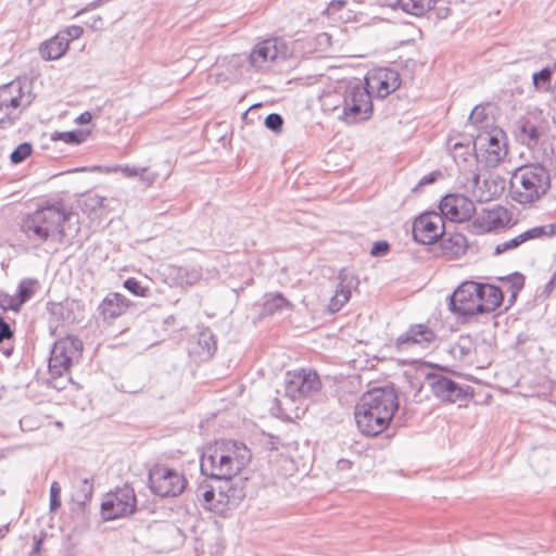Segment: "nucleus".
<instances>
[{
  "label": "nucleus",
  "mask_w": 556,
  "mask_h": 556,
  "mask_svg": "<svg viewBox=\"0 0 556 556\" xmlns=\"http://www.w3.org/2000/svg\"><path fill=\"white\" fill-rule=\"evenodd\" d=\"M287 54L288 48L282 39L269 38L255 45L248 59L252 67L263 70L276 60H285Z\"/></svg>",
  "instance_id": "obj_11"
},
{
  "label": "nucleus",
  "mask_w": 556,
  "mask_h": 556,
  "mask_svg": "<svg viewBox=\"0 0 556 556\" xmlns=\"http://www.w3.org/2000/svg\"><path fill=\"white\" fill-rule=\"evenodd\" d=\"M397 408L399 396L392 384L374 388L356 405V425L363 434L376 437L388 428Z\"/></svg>",
  "instance_id": "obj_1"
},
{
  "label": "nucleus",
  "mask_w": 556,
  "mask_h": 556,
  "mask_svg": "<svg viewBox=\"0 0 556 556\" xmlns=\"http://www.w3.org/2000/svg\"><path fill=\"white\" fill-rule=\"evenodd\" d=\"M451 352L455 357L465 359L471 352V342L469 338H459V340L452 346Z\"/></svg>",
  "instance_id": "obj_41"
},
{
  "label": "nucleus",
  "mask_w": 556,
  "mask_h": 556,
  "mask_svg": "<svg viewBox=\"0 0 556 556\" xmlns=\"http://www.w3.org/2000/svg\"><path fill=\"white\" fill-rule=\"evenodd\" d=\"M24 92L23 83L21 79L12 80L0 87V110L4 108L17 109L23 105L27 108L31 103L30 94L27 96V100L23 103Z\"/></svg>",
  "instance_id": "obj_20"
},
{
  "label": "nucleus",
  "mask_w": 556,
  "mask_h": 556,
  "mask_svg": "<svg viewBox=\"0 0 556 556\" xmlns=\"http://www.w3.org/2000/svg\"><path fill=\"white\" fill-rule=\"evenodd\" d=\"M294 305L287 300L282 293H267L263 304V311L267 315L282 313L283 311H292Z\"/></svg>",
  "instance_id": "obj_29"
},
{
  "label": "nucleus",
  "mask_w": 556,
  "mask_h": 556,
  "mask_svg": "<svg viewBox=\"0 0 556 556\" xmlns=\"http://www.w3.org/2000/svg\"><path fill=\"white\" fill-rule=\"evenodd\" d=\"M92 493V481L89 480L88 478H84L80 480L79 485L75 490L73 497L78 505L84 506L87 502L91 500Z\"/></svg>",
  "instance_id": "obj_35"
},
{
  "label": "nucleus",
  "mask_w": 556,
  "mask_h": 556,
  "mask_svg": "<svg viewBox=\"0 0 556 556\" xmlns=\"http://www.w3.org/2000/svg\"><path fill=\"white\" fill-rule=\"evenodd\" d=\"M128 307L126 298L119 293H110L98 307L103 319H115L126 312Z\"/></svg>",
  "instance_id": "obj_25"
},
{
  "label": "nucleus",
  "mask_w": 556,
  "mask_h": 556,
  "mask_svg": "<svg viewBox=\"0 0 556 556\" xmlns=\"http://www.w3.org/2000/svg\"><path fill=\"white\" fill-rule=\"evenodd\" d=\"M105 198L100 197L98 194L88 195L85 201V206L90 211H96L98 208L104 207Z\"/></svg>",
  "instance_id": "obj_46"
},
{
  "label": "nucleus",
  "mask_w": 556,
  "mask_h": 556,
  "mask_svg": "<svg viewBox=\"0 0 556 556\" xmlns=\"http://www.w3.org/2000/svg\"><path fill=\"white\" fill-rule=\"evenodd\" d=\"M341 100V118L348 124L366 121L372 114L370 92L361 83L348 85Z\"/></svg>",
  "instance_id": "obj_5"
},
{
  "label": "nucleus",
  "mask_w": 556,
  "mask_h": 556,
  "mask_svg": "<svg viewBox=\"0 0 556 556\" xmlns=\"http://www.w3.org/2000/svg\"><path fill=\"white\" fill-rule=\"evenodd\" d=\"M348 4L345 0H333L329 3V5L326 9V13L328 15L334 14L337 11L341 10Z\"/></svg>",
  "instance_id": "obj_52"
},
{
  "label": "nucleus",
  "mask_w": 556,
  "mask_h": 556,
  "mask_svg": "<svg viewBox=\"0 0 556 556\" xmlns=\"http://www.w3.org/2000/svg\"><path fill=\"white\" fill-rule=\"evenodd\" d=\"M248 446L233 440H222L210 445L200 458L202 475L216 480L229 481L251 462Z\"/></svg>",
  "instance_id": "obj_2"
},
{
  "label": "nucleus",
  "mask_w": 556,
  "mask_h": 556,
  "mask_svg": "<svg viewBox=\"0 0 556 556\" xmlns=\"http://www.w3.org/2000/svg\"><path fill=\"white\" fill-rule=\"evenodd\" d=\"M14 332L10 326V324L4 319V317L0 316V344L5 340L13 338Z\"/></svg>",
  "instance_id": "obj_48"
},
{
  "label": "nucleus",
  "mask_w": 556,
  "mask_h": 556,
  "mask_svg": "<svg viewBox=\"0 0 556 556\" xmlns=\"http://www.w3.org/2000/svg\"><path fill=\"white\" fill-rule=\"evenodd\" d=\"M66 38L71 40L78 39L84 34V29L80 26L73 25L66 28L64 33H62Z\"/></svg>",
  "instance_id": "obj_49"
},
{
  "label": "nucleus",
  "mask_w": 556,
  "mask_h": 556,
  "mask_svg": "<svg viewBox=\"0 0 556 556\" xmlns=\"http://www.w3.org/2000/svg\"><path fill=\"white\" fill-rule=\"evenodd\" d=\"M439 208L441 214L452 222H467L476 213L475 203L463 194H447L442 198Z\"/></svg>",
  "instance_id": "obj_15"
},
{
  "label": "nucleus",
  "mask_w": 556,
  "mask_h": 556,
  "mask_svg": "<svg viewBox=\"0 0 556 556\" xmlns=\"http://www.w3.org/2000/svg\"><path fill=\"white\" fill-rule=\"evenodd\" d=\"M92 115L90 112L86 111L79 114L76 118V123L79 125H85L91 122Z\"/></svg>",
  "instance_id": "obj_56"
},
{
  "label": "nucleus",
  "mask_w": 556,
  "mask_h": 556,
  "mask_svg": "<svg viewBox=\"0 0 556 556\" xmlns=\"http://www.w3.org/2000/svg\"><path fill=\"white\" fill-rule=\"evenodd\" d=\"M468 247L467 239L459 232L445 233L440 237L438 250L439 254L447 258H456L466 252Z\"/></svg>",
  "instance_id": "obj_23"
},
{
  "label": "nucleus",
  "mask_w": 556,
  "mask_h": 556,
  "mask_svg": "<svg viewBox=\"0 0 556 556\" xmlns=\"http://www.w3.org/2000/svg\"><path fill=\"white\" fill-rule=\"evenodd\" d=\"M543 233H544L543 228L528 229V230L523 231L522 233L516 236L515 238L497 244L494 250V255H500L507 251L515 250L527 241L542 238Z\"/></svg>",
  "instance_id": "obj_27"
},
{
  "label": "nucleus",
  "mask_w": 556,
  "mask_h": 556,
  "mask_svg": "<svg viewBox=\"0 0 556 556\" xmlns=\"http://www.w3.org/2000/svg\"><path fill=\"white\" fill-rule=\"evenodd\" d=\"M546 131V121L542 112H529L515 124V134L522 144L534 148L539 144L542 135Z\"/></svg>",
  "instance_id": "obj_13"
},
{
  "label": "nucleus",
  "mask_w": 556,
  "mask_h": 556,
  "mask_svg": "<svg viewBox=\"0 0 556 556\" xmlns=\"http://www.w3.org/2000/svg\"><path fill=\"white\" fill-rule=\"evenodd\" d=\"M468 122L476 126L478 129H483L488 127V116L485 114V110L481 105H477L472 109Z\"/></svg>",
  "instance_id": "obj_37"
},
{
  "label": "nucleus",
  "mask_w": 556,
  "mask_h": 556,
  "mask_svg": "<svg viewBox=\"0 0 556 556\" xmlns=\"http://www.w3.org/2000/svg\"><path fill=\"white\" fill-rule=\"evenodd\" d=\"M479 290L480 282L469 280L460 283L447 298L448 309L462 317L478 315Z\"/></svg>",
  "instance_id": "obj_10"
},
{
  "label": "nucleus",
  "mask_w": 556,
  "mask_h": 556,
  "mask_svg": "<svg viewBox=\"0 0 556 556\" xmlns=\"http://www.w3.org/2000/svg\"><path fill=\"white\" fill-rule=\"evenodd\" d=\"M479 305L476 307L478 314H490L494 312L503 302L504 294L500 287L481 283L479 290Z\"/></svg>",
  "instance_id": "obj_22"
},
{
  "label": "nucleus",
  "mask_w": 556,
  "mask_h": 556,
  "mask_svg": "<svg viewBox=\"0 0 556 556\" xmlns=\"http://www.w3.org/2000/svg\"><path fill=\"white\" fill-rule=\"evenodd\" d=\"M264 125L269 130L279 134L282 130L283 118L278 113H270L265 117Z\"/></svg>",
  "instance_id": "obj_43"
},
{
  "label": "nucleus",
  "mask_w": 556,
  "mask_h": 556,
  "mask_svg": "<svg viewBox=\"0 0 556 556\" xmlns=\"http://www.w3.org/2000/svg\"><path fill=\"white\" fill-rule=\"evenodd\" d=\"M203 273L200 266L187 265L177 269V279L181 286H193L202 279Z\"/></svg>",
  "instance_id": "obj_31"
},
{
  "label": "nucleus",
  "mask_w": 556,
  "mask_h": 556,
  "mask_svg": "<svg viewBox=\"0 0 556 556\" xmlns=\"http://www.w3.org/2000/svg\"><path fill=\"white\" fill-rule=\"evenodd\" d=\"M549 188V172L539 163L518 167L513 173L509 181L511 200L523 205L539 201Z\"/></svg>",
  "instance_id": "obj_4"
},
{
  "label": "nucleus",
  "mask_w": 556,
  "mask_h": 556,
  "mask_svg": "<svg viewBox=\"0 0 556 556\" xmlns=\"http://www.w3.org/2000/svg\"><path fill=\"white\" fill-rule=\"evenodd\" d=\"M438 0H391L388 4L393 9L400 8L405 13L421 16L433 8Z\"/></svg>",
  "instance_id": "obj_28"
},
{
  "label": "nucleus",
  "mask_w": 556,
  "mask_h": 556,
  "mask_svg": "<svg viewBox=\"0 0 556 556\" xmlns=\"http://www.w3.org/2000/svg\"><path fill=\"white\" fill-rule=\"evenodd\" d=\"M83 349L84 343L79 338L75 336H66L56 340L51 351L60 357L65 356L67 362L73 365L75 361L80 358Z\"/></svg>",
  "instance_id": "obj_24"
},
{
  "label": "nucleus",
  "mask_w": 556,
  "mask_h": 556,
  "mask_svg": "<svg viewBox=\"0 0 556 556\" xmlns=\"http://www.w3.org/2000/svg\"><path fill=\"white\" fill-rule=\"evenodd\" d=\"M197 344L199 348L197 353L202 358H210L217 349L215 337L210 330H204L199 333Z\"/></svg>",
  "instance_id": "obj_30"
},
{
  "label": "nucleus",
  "mask_w": 556,
  "mask_h": 556,
  "mask_svg": "<svg viewBox=\"0 0 556 556\" xmlns=\"http://www.w3.org/2000/svg\"><path fill=\"white\" fill-rule=\"evenodd\" d=\"M442 174L441 172L439 170H435V172H432L426 176H424L419 182H418V187H421V186H426V185H430V184H433L434 181L438 180L439 177H441Z\"/></svg>",
  "instance_id": "obj_53"
},
{
  "label": "nucleus",
  "mask_w": 556,
  "mask_h": 556,
  "mask_svg": "<svg viewBox=\"0 0 556 556\" xmlns=\"http://www.w3.org/2000/svg\"><path fill=\"white\" fill-rule=\"evenodd\" d=\"M102 20L100 16H96L92 18V23L89 25L93 29H99L101 27Z\"/></svg>",
  "instance_id": "obj_60"
},
{
  "label": "nucleus",
  "mask_w": 556,
  "mask_h": 556,
  "mask_svg": "<svg viewBox=\"0 0 556 556\" xmlns=\"http://www.w3.org/2000/svg\"><path fill=\"white\" fill-rule=\"evenodd\" d=\"M9 118V115L7 113H2V110H0V124L4 123Z\"/></svg>",
  "instance_id": "obj_64"
},
{
  "label": "nucleus",
  "mask_w": 556,
  "mask_h": 556,
  "mask_svg": "<svg viewBox=\"0 0 556 556\" xmlns=\"http://www.w3.org/2000/svg\"><path fill=\"white\" fill-rule=\"evenodd\" d=\"M8 531H9L8 525L0 527V539H2Z\"/></svg>",
  "instance_id": "obj_63"
},
{
  "label": "nucleus",
  "mask_w": 556,
  "mask_h": 556,
  "mask_svg": "<svg viewBox=\"0 0 556 556\" xmlns=\"http://www.w3.org/2000/svg\"><path fill=\"white\" fill-rule=\"evenodd\" d=\"M137 497L134 488L124 484L105 494L100 513L105 521L125 518L136 511Z\"/></svg>",
  "instance_id": "obj_7"
},
{
  "label": "nucleus",
  "mask_w": 556,
  "mask_h": 556,
  "mask_svg": "<svg viewBox=\"0 0 556 556\" xmlns=\"http://www.w3.org/2000/svg\"><path fill=\"white\" fill-rule=\"evenodd\" d=\"M198 496H202L205 503V507L208 509H217V505L214 504L216 493L215 489L207 484H200L198 488Z\"/></svg>",
  "instance_id": "obj_40"
},
{
  "label": "nucleus",
  "mask_w": 556,
  "mask_h": 556,
  "mask_svg": "<svg viewBox=\"0 0 556 556\" xmlns=\"http://www.w3.org/2000/svg\"><path fill=\"white\" fill-rule=\"evenodd\" d=\"M22 306L21 303H17V298L8 295V294H1L0 295V307L3 311H15L17 312L20 307Z\"/></svg>",
  "instance_id": "obj_45"
},
{
  "label": "nucleus",
  "mask_w": 556,
  "mask_h": 556,
  "mask_svg": "<svg viewBox=\"0 0 556 556\" xmlns=\"http://www.w3.org/2000/svg\"><path fill=\"white\" fill-rule=\"evenodd\" d=\"M426 379L433 395L444 402L455 403L473 395L471 387H462L453 379L443 375L428 374Z\"/></svg>",
  "instance_id": "obj_12"
},
{
  "label": "nucleus",
  "mask_w": 556,
  "mask_h": 556,
  "mask_svg": "<svg viewBox=\"0 0 556 556\" xmlns=\"http://www.w3.org/2000/svg\"><path fill=\"white\" fill-rule=\"evenodd\" d=\"M542 151H543V156L546 161H549L551 163L556 160V150L553 146V143H546V142H543L542 143Z\"/></svg>",
  "instance_id": "obj_50"
},
{
  "label": "nucleus",
  "mask_w": 556,
  "mask_h": 556,
  "mask_svg": "<svg viewBox=\"0 0 556 556\" xmlns=\"http://www.w3.org/2000/svg\"><path fill=\"white\" fill-rule=\"evenodd\" d=\"M61 507V485L53 481L50 486V510L55 511Z\"/></svg>",
  "instance_id": "obj_44"
},
{
  "label": "nucleus",
  "mask_w": 556,
  "mask_h": 556,
  "mask_svg": "<svg viewBox=\"0 0 556 556\" xmlns=\"http://www.w3.org/2000/svg\"><path fill=\"white\" fill-rule=\"evenodd\" d=\"M475 153L483 151L488 166L498 165L507 154L506 134L497 127L491 130H481L472 141Z\"/></svg>",
  "instance_id": "obj_9"
},
{
  "label": "nucleus",
  "mask_w": 556,
  "mask_h": 556,
  "mask_svg": "<svg viewBox=\"0 0 556 556\" xmlns=\"http://www.w3.org/2000/svg\"><path fill=\"white\" fill-rule=\"evenodd\" d=\"M72 364L67 362L65 356H59L54 352H50L49 357V384L56 389L63 390L66 388V383L70 381V369Z\"/></svg>",
  "instance_id": "obj_19"
},
{
  "label": "nucleus",
  "mask_w": 556,
  "mask_h": 556,
  "mask_svg": "<svg viewBox=\"0 0 556 556\" xmlns=\"http://www.w3.org/2000/svg\"><path fill=\"white\" fill-rule=\"evenodd\" d=\"M149 486L157 496L176 497L185 491L187 479L179 470L156 464L149 470Z\"/></svg>",
  "instance_id": "obj_6"
},
{
  "label": "nucleus",
  "mask_w": 556,
  "mask_h": 556,
  "mask_svg": "<svg viewBox=\"0 0 556 556\" xmlns=\"http://www.w3.org/2000/svg\"><path fill=\"white\" fill-rule=\"evenodd\" d=\"M146 377L143 375H129L121 383V391L129 394H136L146 387Z\"/></svg>",
  "instance_id": "obj_34"
},
{
  "label": "nucleus",
  "mask_w": 556,
  "mask_h": 556,
  "mask_svg": "<svg viewBox=\"0 0 556 556\" xmlns=\"http://www.w3.org/2000/svg\"><path fill=\"white\" fill-rule=\"evenodd\" d=\"M535 228L544 229V233L542 235V237L556 235V224H549V225H545V226H536Z\"/></svg>",
  "instance_id": "obj_57"
},
{
  "label": "nucleus",
  "mask_w": 556,
  "mask_h": 556,
  "mask_svg": "<svg viewBox=\"0 0 556 556\" xmlns=\"http://www.w3.org/2000/svg\"><path fill=\"white\" fill-rule=\"evenodd\" d=\"M34 541L35 542H34L31 555L38 554L40 552L43 539L35 536Z\"/></svg>",
  "instance_id": "obj_59"
},
{
  "label": "nucleus",
  "mask_w": 556,
  "mask_h": 556,
  "mask_svg": "<svg viewBox=\"0 0 556 556\" xmlns=\"http://www.w3.org/2000/svg\"><path fill=\"white\" fill-rule=\"evenodd\" d=\"M70 39L62 33H59L50 40L40 45L39 52L43 60H58L62 58L67 51Z\"/></svg>",
  "instance_id": "obj_26"
},
{
  "label": "nucleus",
  "mask_w": 556,
  "mask_h": 556,
  "mask_svg": "<svg viewBox=\"0 0 556 556\" xmlns=\"http://www.w3.org/2000/svg\"><path fill=\"white\" fill-rule=\"evenodd\" d=\"M554 67L545 66L532 74V85L536 91L548 92L552 90Z\"/></svg>",
  "instance_id": "obj_32"
},
{
  "label": "nucleus",
  "mask_w": 556,
  "mask_h": 556,
  "mask_svg": "<svg viewBox=\"0 0 556 556\" xmlns=\"http://www.w3.org/2000/svg\"><path fill=\"white\" fill-rule=\"evenodd\" d=\"M371 86L377 89L378 97L384 98L401 86V78L397 71L382 67L378 68L370 78Z\"/></svg>",
  "instance_id": "obj_21"
},
{
  "label": "nucleus",
  "mask_w": 556,
  "mask_h": 556,
  "mask_svg": "<svg viewBox=\"0 0 556 556\" xmlns=\"http://www.w3.org/2000/svg\"><path fill=\"white\" fill-rule=\"evenodd\" d=\"M33 152V146L29 142L18 144L11 153L10 161L13 164L24 162Z\"/></svg>",
  "instance_id": "obj_39"
},
{
  "label": "nucleus",
  "mask_w": 556,
  "mask_h": 556,
  "mask_svg": "<svg viewBox=\"0 0 556 556\" xmlns=\"http://www.w3.org/2000/svg\"><path fill=\"white\" fill-rule=\"evenodd\" d=\"M124 288L136 296L146 298L149 294V288L141 286V282L134 277L124 281Z\"/></svg>",
  "instance_id": "obj_42"
},
{
  "label": "nucleus",
  "mask_w": 556,
  "mask_h": 556,
  "mask_svg": "<svg viewBox=\"0 0 556 556\" xmlns=\"http://www.w3.org/2000/svg\"><path fill=\"white\" fill-rule=\"evenodd\" d=\"M342 94H339L338 92L333 93V94H328L326 97V100H325V105L327 104H331L332 105V110H336L338 109L341 104H334V98H341Z\"/></svg>",
  "instance_id": "obj_58"
},
{
  "label": "nucleus",
  "mask_w": 556,
  "mask_h": 556,
  "mask_svg": "<svg viewBox=\"0 0 556 556\" xmlns=\"http://www.w3.org/2000/svg\"><path fill=\"white\" fill-rule=\"evenodd\" d=\"M412 231L416 242L433 244L443 235V217L437 213H424L414 220Z\"/></svg>",
  "instance_id": "obj_14"
},
{
  "label": "nucleus",
  "mask_w": 556,
  "mask_h": 556,
  "mask_svg": "<svg viewBox=\"0 0 556 556\" xmlns=\"http://www.w3.org/2000/svg\"><path fill=\"white\" fill-rule=\"evenodd\" d=\"M219 498L217 500L218 504H227L229 501V496L225 494L223 491H219L218 493Z\"/></svg>",
  "instance_id": "obj_61"
},
{
  "label": "nucleus",
  "mask_w": 556,
  "mask_h": 556,
  "mask_svg": "<svg viewBox=\"0 0 556 556\" xmlns=\"http://www.w3.org/2000/svg\"><path fill=\"white\" fill-rule=\"evenodd\" d=\"M320 389V378L313 369L300 368L286 374L285 394L292 401L313 396Z\"/></svg>",
  "instance_id": "obj_8"
},
{
  "label": "nucleus",
  "mask_w": 556,
  "mask_h": 556,
  "mask_svg": "<svg viewBox=\"0 0 556 556\" xmlns=\"http://www.w3.org/2000/svg\"><path fill=\"white\" fill-rule=\"evenodd\" d=\"M470 143H471V140H468V142H467V143L459 142V141L454 142V143L452 144V150H453L454 152H457V151H459V150H460V154H462V155L469 154V153H470Z\"/></svg>",
  "instance_id": "obj_54"
},
{
  "label": "nucleus",
  "mask_w": 556,
  "mask_h": 556,
  "mask_svg": "<svg viewBox=\"0 0 556 556\" xmlns=\"http://www.w3.org/2000/svg\"><path fill=\"white\" fill-rule=\"evenodd\" d=\"M509 282V304H513L516 301L518 293L522 290L525 286V276L520 273H514L506 277Z\"/></svg>",
  "instance_id": "obj_36"
},
{
  "label": "nucleus",
  "mask_w": 556,
  "mask_h": 556,
  "mask_svg": "<svg viewBox=\"0 0 556 556\" xmlns=\"http://www.w3.org/2000/svg\"><path fill=\"white\" fill-rule=\"evenodd\" d=\"M435 339V332L428 325L414 324L409 326L407 331L396 338L395 348L399 351H404L415 345L428 348Z\"/></svg>",
  "instance_id": "obj_16"
},
{
  "label": "nucleus",
  "mask_w": 556,
  "mask_h": 556,
  "mask_svg": "<svg viewBox=\"0 0 556 556\" xmlns=\"http://www.w3.org/2000/svg\"><path fill=\"white\" fill-rule=\"evenodd\" d=\"M341 299L342 298L338 296L336 293L331 298L330 303H329V309L332 313L338 312L346 303V302L340 301Z\"/></svg>",
  "instance_id": "obj_55"
},
{
  "label": "nucleus",
  "mask_w": 556,
  "mask_h": 556,
  "mask_svg": "<svg viewBox=\"0 0 556 556\" xmlns=\"http://www.w3.org/2000/svg\"><path fill=\"white\" fill-rule=\"evenodd\" d=\"M336 294L342 298L340 301L348 302L351 296V287L344 286L343 280H341V282L336 289Z\"/></svg>",
  "instance_id": "obj_51"
},
{
  "label": "nucleus",
  "mask_w": 556,
  "mask_h": 556,
  "mask_svg": "<svg viewBox=\"0 0 556 556\" xmlns=\"http://www.w3.org/2000/svg\"><path fill=\"white\" fill-rule=\"evenodd\" d=\"M2 353L9 357L13 353V346H3L1 348Z\"/></svg>",
  "instance_id": "obj_62"
},
{
  "label": "nucleus",
  "mask_w": 556,
  "mask_h": 556,
  "mask_svg": "<svg viewBox=\"0 0 556 556\" xmlns=\"http://www.w3.org/2000/svg\"><path fill=\"white\" fill-rule=\"evenodd\" d=\"M39 287V282L34 278H25L20 281L16 290L15 296L17 298V303L22 305L29 301L34 294L36 293Z\"/></svg>",
  "instance_id": "obj_33"
},
{
  "label": "nucleus",
  "mask_w": 556,
  "mask_h": 556,
  "mask_svg": "<svg viewBox=\"0 0 556 556\" xmlns=\"http://www.w3.org/2000/svg\"><path fill=\"white\" fill-rule=\"evenodd\" d=\"M508 222V211L503 206H497L493 210L483 211L475 218L470 228L473 233L482 235L503 228Z\"/></svg>",
  "instance_id": "obj_17"
},
{
  "label": "nucleus",
  "mask_w": 556,
  "mask_h": 556,
  "mask_svg": "<svg viewBox=\"0 0 556 556\" xmlns=\"http://www.w3.org/2000/svg\"><path fill=\"white\" fill-rule=\"evenodd\" d=\"M78 307L79 303L75 300L67 299L63 302H48L47 309L51 333H54L60 325L74 324L77 320L75 312Z\"/></svg>",
  "instance_id": "obj_18"
},
{
  "label": "nucleus",
  "mask_w": 556,
  "mask_h": 556,
  "mask_svg": "<svg viewBox=\"0 0 556 556\" xmlns=\"http://www.w3.org/2000/svg\"><path fill=\"white\" fill-rule=\"evenodd\" d=\"M85 135L81 130H71L63 132H55L52 140H62L68 144H79L84 141Z\"/></svg>",
  "instance_id": "obj_38"
},
{
  "label": "nucleus",
  "mask_w": 556,
  "mask_h": 556,
  "mask_svg": "<svg viewBox=\"0 0 556 556\" xmlns=\"http://www.w3.org/2000/svg\"><path fill=\"white\" fill-rule=\"evenodd\" d=\"M72 215V212L63 208L62 202L42 205L23 218L21 230L38 243L49 239L61 243L66 237L64 224Z\"/></svg>",
  "instance_id": "obj_3"
},
{
  "label": "nucleus",
  "mask_w": 556,
  "mask_h": 556,
  "mask_svg": "<svg viewBox=\"0 0 556 556\" xmlns=\"http://www.w3.org/2000/svg\"><path fill=\"white\" fill-rule=\"evenodd\" d=\"M389 250H390L389 242L384 241V240H380V241H376L372 244L370 254L376 257L384 256L389 252Z\"/></svg>",
  "instance_id": "obj_47"
}]
</instances>
